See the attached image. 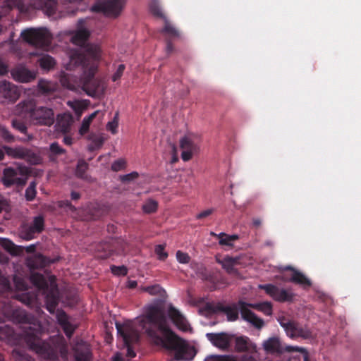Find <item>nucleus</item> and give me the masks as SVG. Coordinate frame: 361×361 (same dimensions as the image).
<instances>
[{"instance_id":"48","label":"nucleus","mask_w":361,"mask_h":361,"mask_svg":"<svg viewBox=\"0 0 361 361\" xmlns=\"http://www.w3.org/2000/svg\"><path fill=\"white\" fill-rule=\"evenodd\" d=\"M11 290L9 280L0 273V292L6 293Z\"/></svg>"},{"instance_id":"31","label":"nucleus","mask_w":361,"mask_h":361,"mask_svg":"<svg viewBox=\"0 0 361 361\" xmlns=\"http://www.w3.org/2000/svg\"><path fill=\"white\" fill-rule=\"evenodd\" d=\"M89 165L85 160H79L76 166L75 175L78 178L87 180L88 176L86 173Z\"/></svg>"},{"instance_id":"43","label":"nucleus","mask_w":361,"mask_h":361,"mask_svg":"<svg viewBox=\"0 0 361 361\" xmlns=\"http://www.w3.org/2000/svg\"><path fill=\"white\" fill-rule=\"evenodd\" d=\"M37 87L39 91L42 94H47L54 90L51 82L44 79H40L39 80Z\"/></svg>"},{"instance_id":"38","label":"nucleus","mask_w":361,"mask_h":361,"mask_svg":"<svg viewBox=\"0 0 361 361\" xmlns=\"http://www.w3.org/2000/svg\"><path fill=\"white\" fill-rule=\"evenodd\" d=\"M50 154L49 159L51 161L55 160L56 157L64 154L66 150L60 147L58 142H53L50 145L49 147Z\"/></svg>"},{"instance_id":"22","label":"nucleus","mask_w":361,"mask_h":361,"mask_svg":"<svg viewBox=\"0 0 361 361\" xmlns=\"http://www.w3.org/2000/svg\"><path fill=\"white\" fill-rule=\"evenodd\" d=\"M0 92L4 97L11 102L16 101L20 95L18 87L10 82L3 81L0 84Z\"/></svg>"},{"instance_id":"9","label":"nucleus","mask_w":361,"mask_h":361,"mask_svg":"<svg viewBox=\"0 0 361 361\" xmlns=\"http://www.w3.org/2000/svg\"><path fill=\"white\" fill-rule=\"evenodd\" d=\"M21 37L28 44L36 47H44L49 45L51 35L47 28H28L21 32Z\"/></svg>"},{"instance_id":"54","label":"nucleus","mask_w":361,"mask_h":361,"mask_svg":"<svg viewBox=\"0 0 361 361\" xmlns=\"http://www.w3.org/2000/svg\"><path fill=\"white\" fill-rule=\"evenodd\" d=\"M75 357L76 361H90V353L87 350H86V351L76 350Z\"/></svg>"},{"instance_id":"29","label":"nucleus","mask_w":361,"mask_h":361,"mask_svg":"<svg viewBox=\"0 0 361 361\" xmlns=\"http://www.w3.org/2000/svg\"><path fill=\"white\" fill-rule=\"evenodd\" d=\"M37 233L30 224H23L19 231L20 237L25 240L33 239Z\"/></svg>"},{"instance_id":"61","label":"nucleus","mask_w":361,"mask_h":361,"mask_svg":"<svg viewBox=\"0 0 361 361\" xmlns=\"http://www.w3.org/2000/svg\"><path fill=\"white\" fill-rule=\"evenodd\" d=\"M68 104L72 109H73V110L77 114L80 115L81 114L82 108L79 102H68Z\"/></svg>"},{"instance_id":"58","label":"nucleus","mask_w":361,"mask_h":361,"mask_svg":"<svg viewBox=\"0 0 361 361\" xmlns=\"http://www.w3.org/2000/svg\"><path fill=\"white\" fill-rule=\"evenodd\" d=\"M126 66L123 64H120L115 72V73L112 76V80L114 82H116V80H119L121 76L123 74V72L125 71Z\"/></svg>"},{"instance_id":"7","label":"nucleus","mask_w":361,"mask_h":361,"mask_svg":"<svg viewBox=\"0 0 361 361\" xmlns=\"http://www.w3.org/2000/svg\"><path fill=\"white\" fill-rule=\"evenodd\" d=\"M5 153L8 157L13 159H23L32 165H38L42 161V159L39 154L30 148L23 146H17L15 147L4 146L3 149H0V161L4 159Z\"/></svg>"},{"instance_id":"35","label":"nucleus","mask_w":361,"mask_h":361,"mask_svg":"<svg viewBox=\"0 0 361 361\" xmlns=\"http://www.w3.org/2000/svg\"><path fill=\"white\" fill-rule=\"evenodd\" d=\"M149 6V11L152 13V15H154V16H156L157 18H162L164 20L165 18H166V17L162 12V10L159 6L158 0H152Z\"/></svg>"},{"instance_id":"53","label":"nucleus","mask_w":361,"mask_h":361,"mask_svg":"<svg viewBox=\"0 0 361 361\" xmlns=\"http://www.w3.org/2000/svg\"><path fill=\"white\" fill-rule=\"evenodd\" d=\"M126 161L123 159H119L113 162V164H111V170L117 172L124 169L126 168Z\"/></svg>"},{"instance_id":"36","label":"nucleus","mask_w":361,"mask_h":361,"mask_svg":"<svg viewBox=\"0 0 361 361\" xmlns=\"http://www.w3.org/2000/svg\"><path fill=\"white\" fill-rule=\"evenodd\" d=\"M1 246L7 252L12 255H16L18 250L17 247L11 240L6 238L0 239Z\"/></svg>"},{"instance_id":"6","label":"nucleus","mask_w":361,"mask_h":361,"mask_svg":"<svg viewBox=\"0 0 361 361\" xmlns=\"http://www.w3.org/2000/svg\"><path fill=\"white\" fill-rule=\"evenodd\" d=\"M238 305L240 309L242 318L252 324L255 327L261 329L264 326L263 319L259 318L248 307L262 312L265 315L269 316L272 314V305L271 302H263L255 304H248L243 301H239Z\"/></svg>"},{"instance_id":"59","label":"nucleus","mask_w":361,"mask_h":361,"mask_svg":"<svg viewBox=\"0 0 361 361\" xmlns=\"http://www.w3.org/2000/svg\"><path fill=\"white\" fill-rule=\"evenodd\" d=\"M36 189H32V188H27L25 190V198L27 201H32L35 199L36 196Z\"/></svg>"},{"instance_id":"63","label":"nucleus","mask_w":361,"mask_h":361,"mask_svg":"<svg viewBox=\"0 0 361 361\" xmlns=\"http://www.w3.org/2000/svg\"><path fill=\"white\" fill-rule=\"evenodd\" d=\"M240 361H258L257 358H255L253 355V354H245L243 355L241 358Z\"/></svg>"},{"instance_id":"14","label":"nucleus","mask_w":361,"mask_h":361,"mask_svg":"<svg viewBox=\"0 0 361 361\" xmlns=\"http://www.w3.org/2000/svg\"><path fill=\"white\" fill-rule=\"evenodd\" d=\"M264 350L269 354H281L284 350L287 352H305L302 348L286 346L285 348L281 344L280 340L276 337L269 338L263 343Z\"/></svg>"},{"instance_id":"34","label":"nucleus","mask_w":361,"mask_h":361,"mask_svg":"<svg viewBox=\"0 0 361 361\" xmlns=\"http://www.w3.org/2000/svg\"><path fill=\"white\" fill-rule=\"evenodd\" d=\"M237 262L235 259L232 257H226L222 261V267L226 271L228 274H236L237 270L235 268V265Z\"/></svg>"},{"instance_id":"55","label":"nucleus","mask_w":361,"mask_h":361,"mask_svg":"<svg viewBox=\"0 0 361 361\" xmlns=\"http://www.w3.org/2000/svg\"><path fill=\"white\" fill-rule=\"evenodd\" d=\"M139 174L136 171L131 172L130 173L126 175H121L119 177V179L123 183H129L132 180H134L137 178H138Z\"/></svg>"},{"instance_id":"47","label":"nucleus","mask_w":361,"mask_h":361,"mask_svg":"<svg viewBox=\"0 0 361 361\" xmlns=\"http://www.w3.org/2000/svg\"><path fill=\"white\" fill-rule=\"evenodd\" d=\"M158 204L155 200H149L142 206L144 212L147 214L154 213L157 211Z\"/></svg>"},{"instance_id":"64","label":"nucleus","mask_w":361,"mask_h":361,"mask_svg":"<svg viewBox=\"0 0 361 361\" xmlns=\"http://www.w3.org/2000/svg\"><path fill=\"white\" fill-rule=\"evenodd\" d=\"M8 73V66L0 60V75H4Z\"/></svg>"},{"instance_id":"23","label":"nucleus","mask_w":361,"mask_h":361,"mask_svg":"<svg viewBox=\"0 0 361 361\" xmlns=\"http://www.w3.org/2000/svg\"><path fill=\"white\" fill-rule=\"evenodd\" d=\"M235 350L237 352H248L250 354L257 353L256 345L251 343L249 338L239 336L235 338Z\"/></svg>"},{"instance_id":"40","label":"nucleus","mask_w":361,"mask_h":361,"mask_svg":"<svg viewBox=\"0 0 361 361\" xmlns=\"http://www.w3.org/2000/svg\"><path fill=\"white\" fill-rule=\"evenodd\" d=\"M13 280L15 287L18 290L24 291L28 289V285L25 279L22 276L14 275Z\"/></svg>"},{"instance_id":"33","label":"nucleus","mask_w":361,"mask_h":361,"mask_svg":"<svg viewBox=\"0 0 361 361\" xmlns=\"http://www.w3.org/2000/svg\"><path fill=\"white\" fill-rule=\"evenodd\" d=\"M99 113L98 111H96L91 114L89 116L85 117L82 120L81 126L79 129V133L82 135L87 133L89 131L90 126L92 121V120L96 117L97 114Z\"/></svg>"},{"instance_id":"8","label":"nucleus","mask_w":361,"mask_h":361,"mask_svg":"<svg viewBox=\"0 0 361 361\" xmlns=\"http://www.w3.org/2000/svg\"><path fill=\"white\" fill-rule=\"evenodd\" d=\"M30 173V169L26 166H20L16 169L6 167L3 171L1 181L6 188L13 185L22 187L26 184Z\"/></svg>"},{"instance_id":"16","label":"nucleus","mask_w":361,"mask_h":361,"mask_svg":"<svg viewBox=\"0 0 361 361\" xmlns=\"http://www.w3.org/2000/svg\"><path fill=\"white\" fill-rule=\"evenodd\" d=\"M13 78L19 82H29L35 79L37 73L23 66H18L11 71Z\"/></svg>"},{"instance_id":"26","label":"nucleus","mask_w":361,"mask_h":361,"mask_svg":"<svg viewBox=\"0 0 361 361\" xmlns=\"http://www.w3.org/2000/svg\"><path fill=\"white\" fill-rule=\"evenodd\" d=\"M37 63L42 71H49L55 67L56 61L49 54H42L37 59Z\"/></svg>"},{"instance_id":"15","label":"nucleus","mask_w":361,"mask_h":361,"mask_svg":"<svg viewBox=\"0 0 361 361\" xmlns=\"http://www.w3.org/2000/svg\"><path fill=\"white\" fill-rule=\"evenodd\" d=\"M208 340L216 347L227 350L230 346L233 336L225 332L221 333H208L207 334Z\"/></svg>"},{"instance_id":"3","label":"nucleus","mask_w":361,"mask_h":361,"mask_svg":"<svg viewBox=\"0 0 361 361\" xmlns=\"http://www.w3.org/2000/svg\"><path fill=\"white\" fill-rule=\"evenodd\" d=\"M14 322L20 324L22 336L30 348L41 355H49L50 345L40 338L42 325L32 314L22 309H14L10 312Z\"/></svg>"},{"instance_id":"13","label":"nucleus","mask_w":361,"mask_h":361,"mask_svg":"<svg viewBox=\"0 0 361 361\" xmlns=\"http://www.w3.org/2000/svg\"><path fill=\"white\" fill-rule=\"evenodd\" d=\"M259 288L278 302H290L294 298V294L290 291L280 289L273 284L259 285Z\"/></svg>"},{"instance_id":"62","label":"nucleus","mask_w":361,"mask_h":361,"mask_svg":"<svg viewBox=\"0 0 361 361\" xmlns=\"http://www.w3.org/2000/svg\"><path fill=\"white\" fill-rule=\"evenodd\" d=\"M213 209H207V210H204L200 213H199L197 216H196V218L197 219H204V218H206L208 216L211 215L212 213H213Z\"/></svg>"},{"instance_id":"1","label":"nucleus","mask_w":361,"mask_h":361,"mask_svg":"<svg viewBox=\"0 0 361 361\" xmlns=\"http://www.w3.org/2000/svg\"><path fill=\"white\" fill-rule=\"evenodd\" d=\"M138 326L145 330L152 342L166 350H175L177 361H190L196 355L194 347L185 345L170 329L167 318L159 305L146 307L144 316L137 318Z\"/></svg>"},{"instance_id":"41","label":"nucleus","mask_w":361,"mask_h":361,"mask_svg":"<svg viewBox=\"0 0 361 361\" xmlns=\"http://www.w3.org/2000/svg\"><path fill=\"white\" fill-rule=\"evenodd\" d=\"M204 361H237L236 359L229 355H211L207 356Z\"/></svg>"},{"instance_id":"32","label":"nucleus","mask_w":361,"mask_h":361,"mask_svg":"<svg viewBox=\"0 0 361 361\" xmlns=\"http://www.w3.org/2000/svg\"><path fill=\"white\" fill-rule=\"evenodd\" d=\"M296 338L300 337L304 339L312 338V332L307 326H302L296 322Z\"/></svg>"},{"instance_id":"4","label":"nucleus","mask_w":361,"mask_h":361,"mask_svg":"<svg viewBox=\"0 0 361 361\" xmlns=\"http://www.w3.org/2000/svg\"><path fill=\"white\" fill-rule=\"evenodd\" d=\"M30 281L44 295L46 309L51 314H54L59 301V291L56 277L51 275L46 279L42 274L32 272Z\"/></svg>"},{"instance_id":"57","label":"nucleus","mask_w":361,"mask_h":361,"mask_svg":"<svg viewBox=\"0 0 361 361\" xmlns=\"http://www.w3.org/2000/svg\"><path fill=\"white\" fill-rule=\"evenodd\" d=\"M118 113L116 114V116L113 121H109L106 125V128L108 130L111 131L112 133H116V128H118V121H117Z\"/></svg>"},{"instance_id":"60","label":"nucleus","mask_w":361,"mask_h":361,"mask_svg":"<svg viewBox=\"0 0 361 361\" xmlns=\"http://www.w3.org/2000/svg\"><path fill=\"white\" fill-rule=\"evenodd\" d=\"M59 206L60 207L68 208L71 212L76 211V208L75 206L72 204V203L69 200H61L59 202Z\"/></svg>"},{"instance_id":"11","label":"nucleus","mask_w":361,"mask_h":361,"mask_svg":"<svg viewBox=\"0 0 361 361\" xmlns=\"http://www.w3.org/2000/svg\"><path fill=\"white\" fill-rule=\"evenodd\" d=\"M126 4V0H104L95 4L92 7V11L116 18L121 14Z\"/></svg>"},{"instance_id":"30","label":"nucleus","mask_w":361,"mask_h":361,"mask_svg":"<svg viewBox=\"0 0 361 361\" xmlns=\"http://www.w3.org/2000/svg\"><path fill=\"white\" fill-rule=\"evenodd\" d=\"M164 23L165 25L161 32L168 36L167 39H171L180 37L179 31L169 23L167 18L164 19Z\"/></svg>"},{"instance_id":"49","label":"nucleus","mask_w":361,"mask_h":361,"mask_svg":"<svg viewBox=\"0 0 361 361\" xmlns=\"http://www.w3.org/2000/svg\"><path fill=\"white\" fill-rule=\"evenodd\" d=\"M5 5L9 8H17L20 11L23 10L24 4L22 0H4Z\"/></svg>"},{"instance_id":"46","label":"nucleus","mask_w":361,"mask_h":361,"mask_svg":"<svg viewBox=\"0 0 361 361\" xmlns=\"http://www.w3.org/2000/svg\"><path fill=\"white\" fill-rule=\"evenodd\" d=\"M0 136L6 142L11 143L15 141V137L4 126L0 125Z\"/></svg>"},{"instance_id":"18","label":"nucleus","mask_w":361,"mask_h":361,"mask_svg":"<svg viewBox=\"0 0 361 361\" xmlns=\"http://www.w3.org/2000/svg\"><path fill=\"white\" fill-rule=\"evenodd\" d=\"M240 307L238 305H225L221 303H217L212 307L214 312H224L227 317V320L234 322L238 319Z\"/></svg>"},{"instance_id":"21","label":"nucleus","mask_w":361,"mask_h":361,"mask_svg":"<svg viewBox=\"0 0 361 361\" xmlns=\"http://www.w3.org/2000/svg\"><path fill=\"white\" fill-rule=\"evenodd\" d=\"M168 314L173 323L178 329L185 331L188 329L189 324L185 317L173 305L169 306Z\"/></svg>"},{"instance_id":"20","label":"nucleus","mask_w":361,"mask_h":361,"mask_svg":"<svg viewBox=\"0 0 361 361\" xmlns=\"http://www.w3.org/2000/svg\"><path fill=\"white\" fill-rule=\"evenodd\" d=\"M55 120L56 130L63 133L70 132L74 121L73 115L70 112L58 114Z\"/></svg>"},{"instance_id":"56","label":"nucleus","mask_w":361,"mask_h":361,"mask_svg":"<svg viewBox=\"0 0 361 361\" xmlns=\"http://www.w3.org/2000/svg\"><path fill=\"white\" fill-rule=\"evenodd\" d=\"M176 258L178 262L182 264H187L190 262V257L188 254L183 252L180 250L177 251Z\"/></svg>"},{"instance_id":"45","label":"nucleus","mask_w":361,"mask_h":361,"mask_svg":"<svg viewBox=\"0 0 361 361\" xmlns=\"http://www.w3.org/2000/svg\"><path fill=\"white\" fill-rule=\"evenodd\" d=\"M11 126L15 130L23 134L27 135V127L23 121L17 118L13 119L11 121Z\"/></svg>"},{"instance_id":"27","label":"nucleus","mask_w":361,"mask_h":361,"mask_svg":"<svg viewBox=\"0 0 361 361\" xmlns=\"http://www.w3.org/2000/svg\"><path fill=\"white\" fill-rule=\"evenodd\" d=\"M47 263V259L41 254L35 255L27 259V265L32 269L44 268Z\"/></svg>"},{"instance_id":"12","label":"nucleus","mask_w":361,"mask_h":361,"mask_svg":"<svg viewBox=\"0 0 361 361\" xmlns=\"http://www.w3.org/2000/svg\"><path fill=\"white\" fill-rule=\"evenodd\" d=\"M198 138L192 135H186L180 140L182 149L181 158L184 161L190 160L192 155L199 150Z\"/></svg>"},{"instance_id":"25","label":"nucleus","mask_w":361,"mask_h":361,"mask_svg":"<svg viewBox=\"0 0 361 361\" xmlns=\"http://www.w3.org/2000/svg\"><path fill=\"white\" fill-rule=\"evenodd\" d=\"M280 325L284 329L287 336L291 338H296V321L289 319L285 317L278 319Z\"/></svg>"},{"instance_id":"10","label":"nucleus","mask_w":361,"mask_h":361,"mask_svg":"<svg viewBox=\"0 0 361 361\" xmlns=\"http://www.w3.org/2000/svg\"><path fill=\"white\" fill-rule=\"evenodd\" d=\"M118 333L123 338L125 345L127 347V355L128 357H135L136 354L131 348V345L137 342L139 339L137 331L135 329L131 322H127L123 324H116Z\"/></svg>"},{"instance_id":"28","label":"nucleus","mask_w":361,"mask_h":361,"mask_svg":"<svg viewBox=\"0 0 361 361\" xmlns=\"http://www.w3.org/2000/svg\"><path fill=\"white\" fill-rule=\"evenodd\" d=\"M218 239L220 245L233 247V243L239 239V235L236 234L228 235L225 233H220L218 234Z\"/></svg>"},{"instance_id":"39","label":"nucleus","mask_w":361,"mask_h":361,"mask_svg":"<svg viewBox=\"0 0 361 361\" xmlns=\"http://www.w3.org/2000/svg\"><path fill=\"white\" fill-rule=\"evenodd\" d=\"M30 225L33 227L35 231L39 233H42L44 229V217L41 215L35 216Z\"/></svg>"},{"instance_id":"2","label":"nucleus","mask_w":361,"mask_h":361,"mask_svg":"<svg viewBox=\"0 0 361 361\" xmlns=\"http://www.w3.org/2000/svg\"><path fill=\"white\" fill-rule=\"evenodd\" d=\"M90 35L87 29L79 28L71 37V42L80 47L71 56V61L80 66L83 71L78 86L85 91L87 94L93 96L103 87L102 82L94 77L97 70V61L99 59V48L98 46L87 43Z\"/></svg>"},{"instance_id":"44","label":"nucleus","mask_w":361,"mask_h":361,"mask_svg":"<svg viewBox=\"0 0 361 361\" xmlns=\"http://www.w3.org/2000/svg\"><path fill=\"white\" fill-rule=\"evenodd\" d=\"M18 297L19 300L27 306L32 305L36 300V295L31 293H22Z\"/></svg>"},{"instance_id":"37","label":"nucleus","mask_w":361,"mask_h":361,"mask_svg":"<svg viewBox=\"0 0 361 361\" xmlns=\"http://www.w3.org/2000/svg\"><path fill=\"white\" fill-rule=\"evenodd\" d=\"M73 76L68 73H62L60 77V82L61 85L69 90H75V85L73 83Z\"/></svg>"},{"instance_id":"19","label":"nucleus","mask_w":361,"mask_h":361,"mask_svg":"<svg viewBox=\"0 0 361 361\" xmlns=\"http://www.w3.org/2000/svg\"><path fill=\"white\" fill-rule=\"evenodd\" d=\"M286 270L291 271V274L289 277L286 275L283 276V280L285 281H289L294 283L295 284L301 285L303 286L310 287L312 285V283L309 279H307L302 273L300 272L298 270L295 268L288 266L285 268Z\"/></svg>"},{"instance_id":"5","label":"nucleus","mask_w":361,"mask_h":361,"mask_svg":"<svg viewBox=\"0 0 361 361\" xmlns=\"http://www.w3.org/2000/svg\"><path fill=\"white\" fill-rule=\"evenodd\" d=\"M21 112L25 114L32 123L36 126L50 127L55 122L54 110L48 106H39L31 99L18 104Z\"/></svg>"},{"instance_id":"51","label":"nucleus","mask_w":361,"mask_h":361,"mask_svg":"<svg viewBox=\"0 0 361 361\" xmlns=\"http://www.w3.org/2000/svg\"><path fill=\"white\" fill-rule=\"evenodd\" d=\"M111 273L116 276H126L128 274V269L125 266H115L111 267Z\"/></svg>"},{"instance_id":"24","label":"nucleus","mask_w":361,"mask_h":361,"mask_svg":"<svg viewBox=\"0 0 361 361\" xmlns=\"http://www.w3.org/2000/svg\"><path fill=\"white\" fill-rule=\"evenodd\" d=\"M56 319L59 324L63 329L66 336L71 338L74 333L75 328L68 321V317L66 313L63 310H58L56 314Z\"/></svg>"},{"instance_id":"52","label":"nucleus","mask_w":361,"mask_h":361,"mask_svg":"<svg viewBox=\"0 0 361 361\" xmlns=\"http://www.w3.org/2000/svg\"><path fill=\"white\" fill-rule=\"evenodd\" d=\"M154 252L158 256V259L159 260L164 261L167 257L168 253L164 251V245H157L155 247Z\"/></svg>"},{"instance_id":"42","label":"nucleus","mask_w":361,"mask_h":361,"mask_svg":"<svg viewBox=\"0 0 361 361\" xmlns=\"http://www.w3.org/2000/svg\"><path fill=\"white\" fill-rule=\"evenodd\" d=\"M141 290L152 295H161L162 292H164L163 288L158 284L142 287Z\"/></svg>"},{"instance_id":"50","label":"nucleus","mask_w":361,"mask_h":361,"mask_svg":"<svg viewBox=\"0 0 361 361\" xmlns=\"http://www.w3.org/2000/svg\"><path fill=\"white\" fill-rule=\"evenodd\" d=\"M110 240H120L122 242L121 245L116 244L115 246H113L114 250V254L121 255L126 252L127 243L123 240L119 239V238H116V239L111 238Z\"/></svg>"},{"instance_id":"17","label":"nucleus","mask_w":361,"mask_h":361,"mask_svg":"<svg viewBox=\"0 0 361 361\" xmlns=\"http://www.w3.org/2000/svg\"><path fill=\"white\" fill-rule=\"evenodd\" d=\"M116 244H122L120 240H106L98 243L95 247L97 257L101 259H106L114 255V247Z\"/></svg>"}]
</instances>
